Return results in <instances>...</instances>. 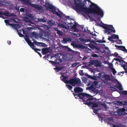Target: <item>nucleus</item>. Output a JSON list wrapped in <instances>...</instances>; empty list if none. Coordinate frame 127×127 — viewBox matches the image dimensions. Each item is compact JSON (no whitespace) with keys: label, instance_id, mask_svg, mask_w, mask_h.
<instances>
[{"label":"nucleus","instance_id":"nucleus-21","mask_svg":"<svg viewBox=\"0 0 127 127\" xmlns=\"http://www.w3.org/2000/svg\"><path fill=\"white\" fill-rule=\"evenodd\" d=\"M75 48L81 49H83L85 48V47L81 44H77L75 45Z\"/></svg>","mask_w":127,"mask_h":127},{"label":"nucleus","instance_id":"nucleus-1","mask_svg":"<svg viewBox=\"0 0 127 127\" xmlns=\"http://www.w3.org/2000/svg\"><path fill=\"white\" fill-rule=\"evenodd\" d=\"M86 1L91 3L90 8L84 7V5L81 3H76L75 8V10L77 12H81L86 14H97L99 15L101 17H103L104 12L95 3L92 2L90 0H85L84 2H86Z\"/></svg>","mask_w":127,"mask_h":127},{"label":"nucleus","instance_id":"nucleus-37","mask_svg":"<svg viewBox=\"0 0 127 127\" xmlns=\"http://www.w3.org/2000/svg\"><path fill=\"white\" fill-rule=\"evenodd\" d=\"M79 40L81 41H82L83 43H84V42L85 41L84 40L85 39L83 38H82L80 37L79 38Z\"/></svg>","mask_w":127,"mask_h":127},{"label":"nucleus","instance_id":"nucleus-4","mask_svg":"<svg viewBox=\"0 0 127 127\" xmlns=\"http://www.w3.org/2000/svg\"><path fill=\"white\" fill-rule=\"evenodd\" d=\"M66 82L67 84H69L74 86L77 84L79 86L81 84L80 80L78 78L70 79L68 81H66Z\"/></svg>","mask_w":127,"mask_h":127},{"label":"nucleus","instance_id":"nucleus-2","mask_svg":"<svg viewBox=\"0 0 127 127\" xmlns=\"http://www.w3.org/2000/svg\"><path fill=\"white\" fill-rule=\"evenodd\" d=\"M44 6L46 7L47 8L51 10V11L53 14H55L59 17L62 18H65L66 19H70V20H71L72 19L70 18L69 16L65 15L59 9L58 10V11L60 13L56 11V8L55 7L50 4L49 3L47 2H46L45 5Z\"/></svg>","mask_w":127,"mask_h":127},{"label":"nucleus","instance_id":"nucleus-17","mask_svg":"<svg viewBox=\"0 0 127 127\" xmlns=\"http://www.w3.org/2000/svg\"><path fill=\"white\" fill-rule=\"evenodd\" d=\"M2 16H3V15L6 17L13 16V15L10 14L9 12L7 11H5V12L2 11Z\"/></svg>","mask_w":127,"mask_h":127},{"label":"nucleus","instance_id":"nucleus-47","mask_svg":"<svg viewBox=\"0 0 127 127\" xmlns=\"http://www.w3.org/2000/svg\"><path fill=\"white\" fill-rule=\"evenodd\" d=\"M58 34L59 35H61L62 34V32L59 30H58L57 32Z\"/></svg>","mask_w":127,"mask_h":127},{"label":"nucleus","instance_id":"nucleus-40","mask_svg":"<svg viewBox=\"0 0 127 127\" xmlns=\"http://www.w3.org/2000/svg\"><path fill=\"white\" fill-rule=\"evenodd\" d=\"M77 26L76 24H74L71 27V28L73 29H76Z\"/></svg>","mask_w":127,"mask_h":127},{"label":"nucleus","instance_id":"nucleus-59","mask_svg":"<svg viewBox=\"0 0 127 127\" xmlns=\"http://www.w3.org/2000/svg\"><path fill=\"white\" fill-rule=\"evenodd\" d=\"M83 70H81L80 71V72H79V74L81 75H82L83 74H81L80 73H83Z\"/></svg>","mask_w":127,"mask_h":127},{"label":"nucleus","instance_id":"nucleus-18","mask_svg":"<svg viewBox=\"0 0 127 127\" xmlns=\"http://www.w3.org/2000/svg\"><path fill=\"white\" fill-rule=\"evenodd\" d=\"M74 91L76 93L82 92L83 91L82 89L80 87H77L74 89Z\"/></svg>","mask_w":127,"mask_h":127},{"label":"nucleus","instance_id":"nucleus-34","mask_svg":"<svg viewBox=\"0 0 127 127\" xmlns=\"http://www.w3.org/2000/svg\"><path fill=\"white\" fill-rule=\"evenodd\" d=\"M119 109H118L117 111V113H118V115H121L122 114V112Z\"/></svg>","mask_w":127,"mask_h":127},{"label":"nucleus","instance_id":"nucleus-39","mask_svg":"<svg viewBox=\"0 0 127 127\" xmlns=\"http://www.w3.org/2000/svg\"><path fill=\"white\" fill-rule=\"evenodd\" d=\"M116 32V31L114 29V27H113V26L112 25V32L115 33Z\"/></svg>","mask_w":127,"mask_h":127},{"label":"nucleus","instance_id":"nucleus-45","mask_svg":"<svg viewBox=\"0 0 127 127\" xmlns=\"http://www.w3.org/2000/svg\"><path fill=\"white\" fill-rule=\"evenodd\" d=\"M119 109L120 110H121V112H125L126 111V110L124 108Z\"/></svg>","mask_w":127,"mask_h":127},{"label":"nucleus","instance_id":"nucleus-62","mask_svg":"<svg viewBox=\"0 0 127 127\" xmlns=\"http://www.w3.org/2000/svg\"><path fill=\"white\" fill-rule=\"evenodd\" d=\"M77 64L76 63L72 64V65L73 66H75L77 65Z\"/></svg>","mask_w":127,"mask_h":127},{"label":"nucleus","instance_id":"nucleus-24","mask_svg":"<svg viewBox=\"0 0 127 127\" xmlns=\"http://www.w3.org/2000/svg\"><path fill=\"white\" fill-rule=\"evenodd\" d=\"M67 78V76H62L60 77V78L62 80V81L64 82L65 83L67 84V83L66 82V81H65V80Z\"/></svg>","mask_w":127,"mask_h":127},{"label":"nucleus","instance_id":"nucleus-36","mask_svg":"<svg viewBox=\"0 0 127 127\" xmlns=\"http://www.w3.org/2000/svg\"><path fill=\"white\" fill-rule=\"evenodd\" d=\"M67 86V87L68 89L69 90H71L72 88V87L71 85H66Z\"/></svg>","mask_w":127,"mask_h":127},{"label":"nucleus","instance_id":"nucleus-49","mask_svg":"<svg viewBox=\"0 0 127 127\" xmlns=\"http://www.w3.org/2000/svg\"><path fill=\"white\" fill-rule=\"evenodd\" d=\"M101 105L105 108L106 109L107 108V105L105 103H104L102 104Z\"/></svg>","mask_w":127,"mask_h":127},{"label":"nucleus","instance_id":"nucleus-53","mask_svg":"<svg viewBox=\"0 0 127 127\" xmlns=\"http://www.w3.org/2000/svg\"><path fill=\"white\" fill-rule=\"evenodd\" d=\"M90 34H91L93 36H95L96 35L95 34V33H93V32H90Z\"/></svg>","mask_w":127,"mask_h":127},{"label":"nucleus","instance_id":"nucleus-6","mask_svg":"<svg viewBox=\"0 0 127 127\" xmlns=\"http://www.w3.org/2000/svg\"><path fill=\"white\" fill-rule=\"evenodd\" d=\"M25 39L27 42L28 44V45L32 49H33L34 50H38L39 51H41V50L40 49L37 48L35 49L34 48L35 46L34 43L32 42L29 38H25Z\"/></svg>","mask_w":127,"mask_h":127},{"label":"nucleus","instance_id":"nucleus-19","mask_svg":"<svg viewBox=\"0 0 127 127\" xmlns=\"http://www.w3.org/2000/svg\"><path fill=\"white\" fill-rule=\"evenodd\" d=\"M47 24L50 26H52L55 25V21L52 20H50L47 22Z\"/></svg>","mask_w":127,"mask_h":127},{"label":"nucleus","instance_id":"nucleus-58","mask_svg":"<svg viewBox=\"0 0 127 127\" xmlns=\"http://www.w3.org/2000/svg\"><path fill=\"white\" fill-rule=\"evenodd\" d=\"M2 11H0V17L2 18H3V16H2Z\"/></svg>","mask_w":127,"mask_h":127},{"label":"nucleus","instance_id":"nucleus-10","mask_svg":"<svg viewBox=\"0 0 127 127\" xmlns=\"http://www.w3.org/2000/svg\"><path fill=\"white\" fill-rule=\"evenodd\" d=\"M102 82L100 81H95L93 83L96 88H99L102 86Z\"/></svg>","mask_w":127,"mask_h":127},{"label":"nucleus","instance_id":"nucleus-38","mask_svg":"<svg viewBox=\"0 0 127 127\" xmlns=\"http://www.w3.org/2000/svg\"><path fill=\"white\" fill-rule=\"evenodd\" d=\"M17 31L18 32V34L20 37H22L24 36V35L22 34L20 32H19V31L18 30H17Z\"/></svg>","mask_w":127,"mask_h":127},{"label":"nucleus","instance_id":"nucleus-43","mask_svg":"<svg viewBox=\"0 0 127 127\" xmlns=\"http://www.w3.org/2000/svg\"><path fill=\"white\" fill-rule=\"evenodd\" d=\"M118 104L120 106H122L123 105L122 102V101H118Z\"/></svg>","mask_w":127,"mask_h":127},{"label":"nucleus","instance_id":"nucleus-7","mask_svg":"<svg viewBox=\"0 0 127 127\" xmlns=\"http://www.w3.org/2000/svg\"><path fill=\"white\" fill-rule=\"evenodd\" d=\"M98 74V75L97 76V77H101L107 81L109 80H110L111 79L110 77V76L109 75L105 74L104 75H102L101 73H99Z\"/></svg>","mask_w":127,"mask_h":127},{"label":"nucleus","instance_id":"nucleus-23","mask_svg":"<svg viewBox=\"0 0 127 127\" xmlns=\"http://www.w3.org/2000/svg\"><path fill=\"white\" fill-rule=\"evenodd\" d=\"M123 68H125L126 66V63L122 59L121 61L119 62Z\"/></svg>","mask_w":127,"mask_h":127},{"label":"nucleus","instance_id":"nucleus-28","mask_svg":"<svg viewBox=\"0 0 127 127\" xmlns=\"http://www.w3.org/2000/svg\"><path fill=\"white\" fill-rule=\"evenodd\" d=\"M112 63V73L113 75H114L115 73H117V71L114 68L112 67L113 66Z\"/></svg>","mask_w":127,"mask_h":127},{"label":"nucleus","instance_id":"nucleus-50","mask_svg":"<svg viewBox=\"0 0 127 127\" xmlns=\"http://www.w3.org/2000/svg\"><path fill=\"white\" fill-rule=\"evenodd\" d=\"M114 60H115L116 61H118L119 63V62H120L121 61V60L122 59H120L118 58H114Z\"/></svg>","mask_w":127,"mask_h":127},{"label":"nucleus","instance_id":"nucleus-3","mask_svg":"<svg viewBox=\"0 0 127 127\" xmlns=\"http://www.w3.org/2000/svg\"><path fill=\"white\" fill-rule=\"evenodd\" d=\"M79 95L80 96H81V99H82V101L84 102V104L85 103L89 102V101L94 100V98L93 97L89 98L91 96L90 95L86 93H81Z\"/></svg>","mask_w":127,"mask_h":127},{"label":"nucleus","instance_id":"nucleus-12","mask_svg":"<svg viewBox=\"0 0 127 127\" xmlns=\"http://www.w3.org/2000/svg\"><path fill=\"white\" fill-rule=\"evenodd\" d=\"M119 82L117 79H115L114 77L112 74V85L113 86V85H115Z\"/></svg>","mask_w":127,"mask_h":127},{"label":"nucleus","instance_id":"nucleus-8","mask_svg":"<svg viewBox=\"0 0 127 127\" xmlns=\"http://www.w3.org/2000/svg\"><path fill=\"white\" fill-rule=\"evenodd\" d=\"M92 101L91 100L89 101V102L85 103V104L89 106H91L93 107H98L97 104L95 102Z\"/></svg>","mask_w":127,"mask_h":127},{"label":"nucleus","instance_id":"nucleus-16","mask_svg":"<svg viewBox=\"0 0 127 127\" xmlns=\"http://www.w3.org/2000/svg\"><path fill=\"white\" fill-rule=\"evenodd\" d=\"M113 39H119L118 35L114 34L112 35V43H113L115 41Z\"/></svg>","mask_w":127,"mask_h":127},{"label":"nucleus","instance_id":"nucleus-9","mask_svg":"<svg viewBox=\"0 0 127 127\" xmlns=\"http://www.w3.org/2000/svg\"><path fill=\"white\" fill-rule=\"evenodd\" d=\"M32 7H33L37 11H43V7L39 5H37L36 4H33Z\"/></svg>","mask_w":127,"mask_h":127},{"label":"nucleus","instance_id":"nucleus-25","mask_svg":"<svg viewBox=\"0 0 127 127\" xmlns=\"http://www.w3.org/2000/svg\"><path fill=\"white\" fill-rule=\"evenodd\" d=\"M119 49L125 52L126 53H127V50L124 46H121Z\"/></svg>","mask_w":127,"mask_h":127},{"label":"nucleus","instance_id":"nucleus-63","mask_svg":"<svg viewBox=\"0 0 127 127\" xmlns=\"http://www.w3.org/2000/svg\"><path fill=\"white\" fill-rule=\"evenodd\" d=\"M87 58V57L84 56L82 59V60L84 61V60L86 59Z\"/></svg>","mask_w":127,"mask_h":127},{"label":"nucleus","instance_id":"nucleus-41","mask_svg":"<svg viewBox=\"0 0 127 127\" xmlns=\"http://www.w3.org/2000/svg\"><path fill=\"white\" fill-rule=\"evenodd\" d=\"M102 81L103 83H104L105 84H108V85L110 84V83L107 81H105L104 80H102Z\"/></svg>","mask_w":127,"mask_h":127},{"label":"nucleus","instance_id":"nucleus-64","mask_svg":"<svg viewBox=\"0 0 127 127\" xmlns=\"http://www.w3.org/2000/svg\"><path fill=\"white\" fill-rule=\"evenodd\" d=\"M108 39L110 41H111V36L109 37L108 38Z\"/></svg>","mask_w":127,"mask_h":127},{"label":"nucleus","instance_id":"nucleus-5","mask_svg":"<svg viewBox=\"0 0 127 127\" xmlns=\"http://www.w3.org/2000/svg\"><path fill=\"white\" fill-rule=\"evenodd\" d=\"M101 22L102 24L101 26L104 30H103L104 33L106 34H110L111 33V25H107L103 23L102 22Z\"/></svg>","mask_w":127,"mask_h":127},{"label":"nucleus","instance_id":"nucleus-33","mask_svg":"<svg viewBox=\"0 0 127 127\" xmlns=\"http://www.w3.org/2000/svg\"><path fill=\"white\" fill-rule=\"evenodd\" d=\"M43 27L46 30H48L50 28L49 26L46 25H44L43 26Z\"/></svg>","mask_w":127,"mask_h":127},{"label":"nucleus","instance_id":"nucleus-56","mask_svg":"<svg viewBox=\"0 0 127 127\" xmlns=\"http://www.w3.org/2000/svg\"><path fill=\"white\" fill-rule=\"evenodd\" d=\"M63 40L64 42V43H66L67 41V39L66 38H64V39Z\"/></svg>","mask_w":127,"mask_h":127},{"label":"nucleus","instance_id":"nucleus-22","mask_svg":"<svg viewBox=\"0 0 127 127\" xmlns=\"http://www.w3.org/2000/svg\"><path fill=\"white\" fill-rule=\"evenodd\" d=\"M105 122H106L110 126L111 125V117H107L104 120Z\"/></svg>","mask_w":127,"mask_h":127},{"label":"nucleus","instance_id":"nucleus-31","mask_svg":"<svg viewBox=\"0 0 127 127\" xmlns=\"http://www.w3.org/2000/svg\"><path fill=\"white\" fill-rule=\"evenodd\" d=\"M81 94H77L75 93L73 94V95H74V96L75 97V98H78V97H79L81 99V96H79V95Z\"/></svg>","mask_w":127,"mask_h":127},{"label":"nucleus","instance_id":"nucleus-27","mask_svg":"<svg viewBox=\"0 0 127 127\" xmlns=\"http://www.w3.org/2000/svg\"><path fill=\"white\" fill-rule=\"evenodd\" d=\"M88 88L89 89L91 90L94 92H95V89L93 85H92L90 87H88Z\"/></svg>","mask_w":127,"mask_h":127},{"label":"nucleus","instance_id":"nucleus-46","mask_svg":"<svg viewBox=\"0 0 127 127\" xmlns=\"http://www.w3.org/2000/svg\"><path fill=\"white\" fill-rule=\"evenodd\" d=\"M122 93L124 95H127V91H123Z\"/></svg>","mask_w":127,"mask_h":127},{"label":"nucleus","instance_id":"nucleus-55","mask_svg":"<svg viewBox=\"0 0 127 127\" xmlns=\"http://www.w3.org/2000/svg\"><path fill=\"white\" fill-rule=\"evenodd\" d=\"M24 9L23 8H21L20 9V11L21 12H23L24 11Z\"/></svg>","mask_w":127,"mask_h":127},{"label":"nucleus","instance_id":"nucleus-54","mask_svg":"<svg viewBox=\"0 0 127 127\" xmlns=\"http://www.w3.org/2000/svg\"><path fill=\"white\" fill-rule=\"evenodd\" d=\"M77 44H76L75 43H72L71 44V45L74 48H75V45H77Z\"/></svg>","mask_w":127,"mask_h":127},{"label":"nucleus","instance_id":"nucleus-35","mask_svg":"<svg viewBox=\"0 0 127 127\" xmlns=\"http://www.w3.org/2000/svg\"><path fill=\"white\" fill-rule=\"evenodd\" d=\"M112 56H113L114 57H118V56H119L118 54L116 52H115L113 54H112Z\"/></svg>","mask_w":127,"mask_h":127},{"label":"nucleus","instance_id":"nucleus-30","mask_svg":"<svg viewBox=\"0 0 127 127\" xmlns=\"http://www.w3.org/2000/svg\"><path fill=\"white\" fill-rule=\"evenodd\" d=\"M38 21L42 23H45L46 21V20L43 18L38 19Z\"/></svg>","mask_w":127,"mask_h":127},{"label":"nucleus","instance_id":"nucleus-32","mask_svg":"<svg viewBox=\"0 0 127 127\" xmlns=\"http://www.w3.org/2000/svg\"><path fill=\"white\" fill-rule=\"evenodd\" d=\"M96 42L99 43H105L106 41L104 40H99L96 41Z\"/></svg>","mask_w":127,"mask_h":127},{"label":"nucleus","instance_id":"nucleus-14","mask_svg":"<svg viewBox=\"0 0 127 127\" xmlns=\"http://www.w3.org/2000/svg\"><path fill=\"white\" fill-rule=\"evenodd\" d=\"M21 1L23 2L24 4L26 5H29L32 6L33 4L31 3V1L30 0H21Z\"/></svg>","mask_w":127,"mask_h":127},{"label":"nucleus","instance_id":"nucleus-29","mask_svg":"<svg viewBox=\"0 0 127 127\" xmlns=\"http://www.w3.org/2000/svg\"><path fill=\"white\" fill-rule=\"evenodd\" d=\"M116 42L117 44H122V42L121 40L119 39L117 40H115L114 42Z\"/></svg>","mask_w":127,"mask_h":127},{"label":"nucleus","instance_id":"nucleus-61","mask_svg":"<svg viewBox=\"0 0 127 127\" xmlns=\"http://www.w3.org/2000/svg\"><path fill=\"white\" fill-rule=\"evenodd\" d=\"M115 46L116 47H118L119 49L120 48L121 46H118L116 45H115Z\"/></svg>","mask_w":127,"mask_h":127},{"label":"nucleus","instance_id":"nucleus-60","mask_svg":"<svg viewBox=\"0 0 127 127\" xmlns=\"http://www.w3.org/2000/svg\"><path fill=\"white\" fill-rule=\"evenodd\" d=\"M7 43L9 45H10L11 44V41L10 40H8L7 41Z\"/></svg>","mask_w":127,"mask_h":127},{"label":"nucleus","instance_id":"nucleus-20","mask_svg":"<svg viewBox=\"0 0 127 127\" xmlns=\"http://www.w3.org/2000/svg\"><path fill=\"white\" fill-rule=\"evenodd\" d=\"M34 43L37 46L39 45L41 46H44L45 45V44L43 43L38 42L35 40L34 41Z\"/></svg>","mask_w":127,"mask_h":127},{"label":"nucleus","instance_id":"nucleus-51","mask_svg":"<svg viewBox=\"0 0 127 127\" xmlns=\"http://www.w3.org/2000/svg\"><path fill=\"white\" fill-rule=\"evenodd\" d=\"M98 111V110L97 109H95L93 111V112L95 114H97V111Z\"/></svg>","mask_w":127,"mask_h":127},{"label":"nucleus","instance_id":"nucleus-48","mask_svg":"<svg viewBox=\"0 0 127 127\" xmlns=\"http://www.w3.org/2000/svg\"><path fill=\"white\" fill-rule=\"evenodd\" d=\"M34 50L35 51V52L37 53H38V54L39 55H40V57H41L42 55H41V54L39 52L37 51H39L38 50Z\"/></svg>","mask_w":127,"mask_h":127},{"label":"nucleus","instance_id":"nucleus-15","mask_svg":"<svg viewBox=\"0 0 127 127\" xmlns=\"http://www.w3.org/2000/svg\"><path fill=\"white\" fill-rule=\"evenodd\" d=\"M49 49L48 48H45L42 49V53L43 55H45L47 53L49 52Z\"/></svg>","mask_w":127,"mask_h":127},{"label":"nucleus","instance_id":"nucleus-11","mask_svg":"<svg viewBox=\"0 0 127 127\" xmlns=\"http://www.w3.org/2000/svg\"><path fill=\"white\" fill-rule=\"evenodd\" d=\"M113 86L118 89L122 91L123 90L122 85L119 82L115 85H113Z\"/></svg>","mask_w":127,"mask_h":127},{"label":"nucleus","instance_id":"nucleus-26","mask_svg":"<svg viewBox=\"0 0 127 127\" xmlns=\"http://www.w3.org/2000/svg\"><path fill=\"white\" fill-rule=\"evenodd\" d=\"M86 76L88 78H90L91 79H93L94 80H96V77L95 76H92L89 75L88 74H87Z\"/></svg>","mask_w":127,"mask_h":127},{"label":"nucleus","instance_id":"nucleus-42","mask_svg":"<svg viewBox=\"0 0 127 127\" xmlns=\"http://www.w3.org/2000/svg\"><path fill=\"white\" fill-rule=\"evenodd\" d=\"M5 23L6 24V25L8 24L9 23V21L8 19L5 20H4Z\"/></svg>","mask_w":127,"mask_h":127},{"label":"nucleus","instance_id":"nucleus-44","mask_svg":"<svg viewBox=\"0 0 127 127\" xmlns=\"http://www.w3.org/2000/svg\"><path fill=\"white\" fill-rule=\"evenodd\" d=\"M92 56L94 57H98V55L95 54H93L92 55Z\"/></svg>","mask_w":127,"mask_h":127},{"label":"nucleus","instance_id":"nucleus-13","mask_svg":"<svg viewBox=\"0 0 127 127\" xmlns=\"http://www.w3.org/2000/svg\"><path fill=\"white\" fill-rule=\"evenodd\" d=\"M90 63L91 65H98L99 62L98 60H92L90 61Z\"/></svg>","mask_w":127,"mask_h":127},{"label":"nucleus","instance_id":"nucleus-57","mask_svg":"<svg viewBox=\"0 0 127 127\" xmlns=\"http://www.w3.org/2000/svg\"><path fill=\"white\" fill-rule=\"evenodd\" d=\"M17 25V24H12V25L11 26L13 27L14 28Z\"/></svg>","mask_w":127,"mask_h":127},{"label":"nucleus","instance_id":"nucleus-52","mask_svg":"<svg viewBox=\"0 0 127 127\" xmlns=\"http://www.w3.org/2000/svg\"><path fill=\"white\" fill-rule=\"evenodd\" d=\"M49 62L51 63L52 65H54L55 63V62L54 61H50Z\"/></svg>","mask_w":127,"mask_h":127}]
</instances>
